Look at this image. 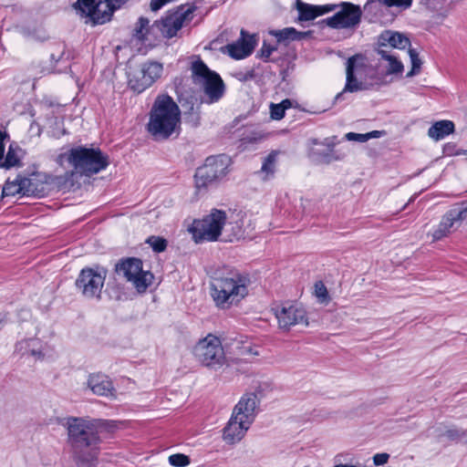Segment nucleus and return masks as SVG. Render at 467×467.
<instances>
[{"label": "nucleus", "mask_w": 467, "mask_h": 467, "mask_svg": "<svg viewBox=\"0 0 467 467\" xmlns=\"http://www.w3.org/2000/svg\"><path fill=\"white\" fill-rule=\"evenodd\" d=\"M61 424L67 430V444L73 460L83 467H92L98 462L103 431H113L117 428L114 420L90 417L69 416Z\"/></svg>", "instance_id": "nucleus-1"}, {"label": "nucleus", "mask_w": 467, "mask_h": 467, "mask_svg": "<svg viewBox=\"0 0 467 467\" xmlns=\"http://www.w3.org/2000/svg\"><path fill=\"white\" fill-rule=\"evenodd\" d=\"M196 6L192 5L185 9L184 5H179L176 9L169 10L164 16L156 20L150 26V20L147 17L140 16L134 29V37L140 41L145 42L152 36L154 39L159 37L172 38L182 27L185 21H191L192 13Z\"/></svg>", "instance_id": "nucleus-2"}, {"label": "nucleus", "mask_w": 467, "mask_h": 467, "mask_svg": "<svg viewBox=\"0 0 467 467\" xmlns=\"http://www.w3.org/2000/svg\"><path fill=\"white\" fill-rule=\"evenodd\" d=\"M250 275L233 268L213 279L211 296L215 306L222 309L237 305L248 295Z\"/></svg>", "instance_id": "nucleus-3"}, {"label": "nucleus", "mask_w": 467, "mask_h": 467, "mask_svg": "<svg viewBox=\"0 0 467 467\" xmlns=\"http://www.w3.org/2000/svg\"><path fill=\"white\" fill-rule=\"evenodd\" d=\"M149 115L147 130L155 140H168L174 132L179 134L181 110L171 96H158Z\"/></svg>", "instance_id": "nucleus-4"}, {"label": "nucleus", "mask_w": 467, "mask_h": 467, "mask_svg": "<svg viewBox=\"0 0 467 467\" xmlns=\"http://www.w3.org/2000/svg\"><path fill=\"white\" fill-rule=\"evenodd\" d=\"M358 59L362 60V56L355 55L348 59L346 85L343 91L335 97V103L344 99L345 92L372 89L385 84L384 76L364 63H357Z\"/></svg>", "instance_id": "nucleus-5"}, {"label": "nucleus", "mask_w": 467, "mask_h": 467, "mask_svg": "<svg viewBox=\"0 0 467 467\" xmlns=\"http://www.w3.org/2000/svg\"><path fill=\"white\" fill-rule=\"evenodd\" d=\"M58 161H67L74 170L86 176L104 171L109 165V157L99 148L73 147L58 155Z\"/></svg>", "instance_id": "nucleus-6"}, {"label": "nucleus", "mask_w": 467, "mask_h": 467, "mask_svg": "<svg viewBox=\"0 0 467 467\" xmlns=\"http://www.w3.org/2000/svg\"><path fill=\"white\" fill-rule=\"evenodd\" d=\"M129 0H77L73 9L81 16L88 17L92 25H103L111 20L113 13Z\"/></svg>", "instance_id": "nucleus-7"}, {"label": "nucleus", "mask_w": 467, "mask_h": 467, "mask_svg": "<svg viewBox=\"0 0 467 467\" xmlns=\"http://www.w3.org/2000/svg\"><path fill=\"white\" fill-rule=\"evenodd\" d=\"M191 69L193 83L202 87L209 103L217 102L223 98L225 86L218 73L211 70L201 58L192 63Z\"/></svg>", "instance_id": "nucleus-8"}, {"label": "nucleus", "mask_w": 467, "mask_h": 467, "mask_svg": "<svg viewBox=\"0 0 467 467\" xmlns=\"http://www.w3.org/2000/svg\"><path fill=\"white\" fill-rule=\"evenodd\" d=\"M230 164L226 155L210 156L202 166L197 168L194 174L195 187L198 192H205L209 187L223 179Z\"/></svg>", "instance_id": "nucleus-9"}, {"label": "nucleus", "mask_w": 467, "mask_h": 467, "mask_svg": "<svg viewBox=\"0 0 467 467\" xmlns=\"http://www.w3.org/2000/svg\"><path fill=\"white\" fill-rule=\"evenodd\" d=\"M108 270L98 265L80 270L76 281V289L87 299H101L102 288Z\"/></svg>", "instance_id": "nucleus-10"}, {"label": "nucleus", "mask_w": 467, "mask_h": 467, "mask_svg": "<svg viewBox=\"0 0 467 467\" xmlns=\"http://www.w3.org/2000/svg\"><path fill=\"white\" fill-rule=\"evenodd\" d=\"M226 219L227 216L224 211L213 209L202 220H194L189 230L197 243L202 241L215 242L221 235Z\"/></svg>", "instance_id": "nucleus-11"}, {"label": "nucleus", "mask_w": 467, "mask_h": 467, "mask_svg": "<svg viewBox=\"0 0 467 467\" xmlns=\"http://www.w3.org/2000/svg\"><path fill=\"white\" fill-rule=\"evenodd\" d=\"M192 353L195 358L205 367H222L225 362L222 342L219 337L212 334L200 339L194 346Z\"/></svg>", "instance_id": "nucleus-12"}, {"label": "nucleus", "mask_w": 467, "mask_h": 467, "mask_svg": "<svg viewBox=\"0 0 467 467\" xmlns=\"http://www.w3.org/2000/svg\"><path fill=\"white\" fill-rule=\"evenodd\" d=\"M337 5L339 10L332 16L321 20L320 23L333 29L357 28L361 22V7L350 2H340Z\"/></svg>", "instance_id": "nucleus-13"}, {"label": "nucleus", "mask_w": 467, "mask_h": 467, "mask_svg": "<svg viewBox=\"0 0 467 467\" xmlns=\"http://www.w3.org/2000/svg\"><path fill=\"white\" fill-rule=\"evenodd\" d=\"M163 71L161 63L156 61H148L141 65L140 69L134 73L129 79V87L137 93H141L150 88Z\"/></svg>", "instance_id": "nucleus-14"}, {"label": "nucleus", "mask_w": 467, "mask_h": 467, "mask_svg": "<svg viewBox=\"0 0 467 467\" xmlns=\"http://www.w3.org/2000/svg\"><path fill=\"white\" fill-rule=\"evenodd\" d=\"M274 310L278 326L283 330H289L291 327L298 324L308 325L306 311L302 306L286 303Z\"/></svg>", "instance_id": "nucleus-15"}, {"label": "nucleus", "mask_w": 467, "mask_h": 467, "mask_svg": "<svg viewBox=\"0 0 467 467\" xmlns=\"http://www.w3.org/2000/svg\"><path fill=\"white\" fill-rule=\"evenodd\" d=\"M245 420L235 413H232L230 420L223 430V439L228 444L239 442L250 428Z\"/></svg>", "instance_id": "nucleus-16"}, {"label": "nucleus", "mask_w": 467, "mask_h": 467, "mask_svg": "<svg viewBox=\"0 0 467 467\" xmlns=\"http://www.w3.org/2000/svg\"><path fill=\"white\" fill-rule=\"evenodd\" d=\"M256 45L254 36L249 35L244 29L241 30L240 38L232 44H228L225 47L228 55L234 59H243L250 56Z\"/></svg>", "instance_id": "nucleus-17"}, {"label": "nucleus", "mask_w": 467, "mask_h": 467, "mask_svg": "<svg viewBox=\"0 0 467 467\" xmlns=\"http://www.w3.org/2000/svg\"><path fill=\"white\" fill-rule=\"evenodd\" d=\"M88 388L93 394L107 398L116 397V389L109 376L102 373H92L87 381Z\"/></svg>", "instance_id": "nucleus-18"}, {"label": "nucleus", "mask_w": 467, "mask_h": 467, "mask_svg": "<svg viewBox=\"0 0 467 467\" xmlns=\"http://www.w3.org/2000/svg\"><path fill=\"white\" fill-rule=\"evenodd\" d=\"M258 404L259 400L255 393H246L235 405L233 412L239 415L241 418L245 420L247 423L252 425L256 415V408Z\"/></svg>", "instance_id": "nucleus-19"}, {"label": "nucleus", "mask_w": 467, "mask_h": 467, "mask_svg": "<svg viewBox=\"0 0 467 467\" xmlns=\"http://www.w3.org/2000/svg\"><path fill=\"white\" fill-rule=\"evenodd\" d=\"M409 46H410V38L396 31L384 30L378 38V48L405 49Z\"/></svg>", "instance_id": "nucleus-20"}, {"label": "nucleus", "mask_w": 467, "mask_h": 467, "mask_svg": "<svg viewBox=\"0 0 467 467\" xmlns=\"http://www.w3.org/2000/svg\"><path fill=\"white\" fill-rule=\"evenodd\" d=\"M142 261L136 257H127L119 260L115 265V272L123 275L130 282L142 269Z\"/></svg>", "instance_id": "nucleus-21"}, {"label": "nucleus", "mask_w": 467, "mask_h": 467, "mask_svg": "<svg viewBox=\"0 0 467 467\" xmlns=\"http://www.w3.org/2000/svg\"><path fill=\"white\" fill-rule=\"evenodd\" d=\"M454 130V123L451 120L444 119L433 123L428 130V135L434 140H441L452 134Z\"/></svg>", "instance_id": "nucleus-22"}, {"label": "nucleus", "mask_w": 467, "mask_h": 467, "mask_svg": "<svg viewBox=\"0 0 467 467\" xmlns=\"http://www.w3.org/2000/svg\"><path fill=\"white\" fill-rule=\"evenodd\" d=\"M20 152H22V149L16 142L12 141L9 144L5 160L0 161V169L9 170L13 167L22 166Z\"/></svg>", "instance_id": "nucleus-23"}, {"label": "nucleus", "mask_w": 467, "mask_h": 467, "mask_svg": "<svg viewBox=\"0 0 467 467\" xmlns=\"http://www.w3.org/2000/svg\"><path fill=\"white\" fill-rule=\"evenodd\" d=\"M278 42L299 41L310 37L312 31L301 32L294 27H286L282 30L273 32Z\"/></svg>", "instance_id": "nucleus-24"}, {"label": "nucleus", "mask_w": 467, "mask_h": 467, "mask_svg": "<svg viewBox=\"0 0 467 467\" xmlns=\"http://www.w3.org/2000/svg\"><path fill=\"white\" fill-rule=\"evenodd\" d=\"M323 144L327 146L328 149L327 150H314L312 152V157L317 163L329 164L334 161H340L344 158V156L337 154L333 149L334 143L328 142V139H326V142Z\"/></svg>", "instance_id": "nucleus-25"}, {"label": "nucleus", "mask_w": 467, "mask_h": 467, "mask_svg": "<svg viewBox=\"0 0 467 467\" xmlns=\"http://www.w3.org/2000/svg\"><path fill=\"white\" fill-rule=\"evenodd\" d=\"M22 195L40 198L45 195V188L34 179L22 176Z\"/></svg>", "instance_id": "nucleus-26"}, {"label": "nucleus", "mask_w": 467, "mask_h": 467, "mask_svg": "<svg viewBox=\"0 0 467 467\" xmlns=\"http://www.w3.org/2000/svg\"><path fill=\"white\" fill-rule=\"evenodd\" d=\"M153 279L154 275L150 271L141 270L130 282L138 293L143 294L151 285Z\"/></svg>", "instance_id": "nucleus-27"}, {"label": "nucleus", "mask_w": 467, "mask_h": 467, "mask_svg": "<svg viewBox=\"0 0 467 467\" xmlns=\"http://www.w3.org/2000/svg\"><path fill=\"white\" fill-rule=\"evenodd\" d=\"M377 53L381 58L389 61L388 74H398L403 71V64L395 56L390 54L389 49L377 48Z\"/></svg>", "instance_id": "nucleus-28"}, {"label": "nucleus", "mask_w": 467, "mask_h": 467, "mask_svg": "<svg viewBox=\"0 0 467 467\" xmlns=\"http://www.w3.org/2000/svg\"><path fill=\"white\" fill-rule=\"evenodd\" d=\"M296 6L298 12L297 20L299 22L311 21L317 17L316 5L304 3L301 0H296Z\"/></svg>", "instance_id": "nucleus-29"}, {"label": "nucleus", "mask_w": 467, "mask_h": 467, "mask_svg": "<svg viewBox=\"0 0 467 467\" xmlns=\"http://www.w3.org/2000/svg\"><path fill=\"white\" fill-rule=\"evenodd\" d=\"M279 151L272 150L265 159L262 163L261 172L264 174V180L273 178L275 172V166Z\"/></svg>", "instance_id": "nucleus-30"}, {"label": "nucleus", "mask_w": 467, "mask_h": 467, "mask_svg": "<svg viewBox=\"0 0 467 467\" xmlns=\"http://www.w3.org/2000/svg\"><path fill=\"white\" fill-rule=\"evenodd\" d=\"M19 31L27 39L45 41L48 38L46 30L41 26H22Z\"/></svg>", "instance_id": "nucleus-31"}, {"label": "nucleus", "mask_w": 467, "mask_h": 467, "mask_svg": "<svg viewBox=\"0 0 467 467\" xmlns=\"http://www.w3.org/2000/svg\"><path fill=\"white\" fill-rule=\"evenodd\" d=\"M454 223L452 218H450L447 213L442 216V219L437 228L431 234L433 241H439L447 236L451 233V229Z\"/></svg>", "instance_id": "nucleus-32"}, {"label": "nucleus", "mask_w": 467, "mask_h": 467, "mask_svg": "<svg viewBox=\"0 0 467 467\" xmlns=\"http://www.w3.org/2000/svg\"><path fill=\"white\" fill-rule=\"evenodd\" d=\"M22 194V175L18 174L14 181L9 179L5 182L2 190V198Z\"/></svg>", "instance_id": "nucleus-33"}, {"label": "nucleus", "mask_w": 467, "mask_h": 467, "mask_svg": "<svg viewBox=\"0 0 467 467\" xmlns=\"http://www.w3.org/2000/svg\"><path fill=\"white\" fill-rule=\"evenodd\" d=\"M380 3L388 7L398 6L407 9L411 6L412 0H368L364 5V9L368 10L371 5Z\"/></svg>", "instance_id": "nucleus-34"}, {"label": "nucleus", "mask_w": 467, "mask_h": 467, "mask_svg": "<svg viewBox=\"0 0 467 467\" xmlns=\"http://www.w3.org/2000/svg\"><path fill=\"white\" fill-rule=\"evenodd\" d=\"M408 52L411 62V69L407 73L406 77L411 78L420 73L422 62L416 49L409 48Z\"/></svg>", "instance_id": "nucleus-35"}, {"label": "nucleus", "mask_w": 467, "mask_h": 467, "mask_svg": "<svg viewBox=\"0 0 467 467\" xmlns=\"http://www.w3.org/2000/svg\"><path fill=\"white\" fill-rule=\"evenodd\" d=\"M146 244H150L155 253H162L166 250L168 242L161 236L151 235L146 240Z\"/></svg>", "instance_id": "nucleus-36"}, {"label": "nucleus", "mask_w": 467, "mask_h": 467, "mask_svg": "<svg viewBox=\"0 0 467 467\" xmlns=\"http://www.w3.org/2000/svg\"><path fill=\"white\" fill-rule=\"evenodd\" d=\"M66 51V45L63 42H56L53 49L50 51V60L52 63L57 64L60 61Z\"/></svg>", "instance_id": "nucleus-37"}, {"label": "nucleus", "mask_w": 467, "mask_h": 467, "mask_svg": "<svg viewBox=\"0 0 467 467\" xmlns=\"http://www.w3.org/2000/svg\"><path fill=\"white\" fill-rule=\"evenodd\" d=\"M315 296L319 303H327L330 300L328 291L322 281H317L315 284Z\"/></svg>", "instance_id": "nucleus-38"}, {"label": "nucleus", "mask_w": 467, "mask_h": 467, "mask_svg": "<svg viewBox=\"0 0 467 467\" xmlns=\"http://www.w3.org/2000/svg\"><path fill=\"white\" fill-rule=\"evenodd\" d=\"M190 462V457L182 453H175L169 457V463L174 467H185Z\"/></svg>", "instance_id": "nucleus-39"}, {"label": "nucleus", "mask_w": 467, "mask_h": 467, "mask_svg": "<svg viewBox=\"0 0 467 467\" xmlns=\"http://www.w3.org/2000/svg\"><path fill=\"white\" fill-rule=\"evenodd\" d=\"M277 47L267 43L265 40L263 42L261 49L258 51L256 57L263 59L264 61H269V57Z\"/></svg>", "instance_id": "nucleus-40"}, {"label": "nucleus", "mask_w": 467, "mask_h": 467, "mask_svg": "<svg viewBox=\"0 0 467 467\" xmlns=\"http://www.w3.org/2000/svg\"><path fill=\"white\" fill-rule=\"evenodd\" d=\"M441 436H446L449 440L452 441H458L462 438L467 436V431L452 428L447 430L443 434H441Z\"/></svg>", "instance_id": "nucleus-41"}, {"label": "nucleus", "mask_w": 467, "mask_h": 467, "mask_svg": "<svg viewBox=\"0 0 467 467\" xmlns=\"http://www.w3.org/2000/svg\"><path fill=\"white\" fill-rule=\"evenodd\" d=\"M285 109L280 104L271 103L270 105V115L273 119L280 120L285 117Z\"/></svg>", "instance_id": "nucleus-42"}, {"label": "nucleus", "mask_w": 467, "mask_h": 467, "mask_svg": "<svg viewBox=\"0 0 467 467\" xmlns=\"http://www.w3.org/2000/svg\"><path fill=\"white\" fill-rule=\"evenodd\" d=\"M462 150H458L457 145L454 142H448L444 144L442 149V151L446 156L463 155Z\"/></svg>", "instance_id": "nucleus-43"}, {"label": "nucleus", "mask_w": 467, "mask_h": 467, "mask_svg": "<svg viewBox=\"0 0 467 467\" xmlns=\"http://www.w3.org/2000/svg\"><path fill=\"white\" fill-rule=\"evenodd\" d=\"M26 344L28 347H32V348L28 349V353L31 356L36 357L38 359H41L44 358V354L42 353L41 349L36 348V347L39 345V342L36 339L31 338L26 342Z\"/></svg>", "instance_id": "nucleus-44"}, {"label": "nucleus", "mask_w": 467, "mask_h": 467, "mask_svg": "<svg viewBox=\"0 0 467 467\" xmlns=\"http://www.w3.org/2000/svg\"><path fill=\"white\" fill-rule=\"evenodd\" d=\"M450 218H452V222L455 224L458 222L463 221L467 217V210H450L447 212Z\"/></svg>", "instance_id": "nucleus-45"}, {"label": "nucleus", "mask_w": 467, "mask_h": 467, "mask_svg": "<svg viewBox=\"0 0 467 467\" xmlns=\"http://www.w3.org/2000/svg\"><path fill=\"white\" fill-rule=\"evenodd\" d=\"M316 8L317 16H320L329 12L337 10L338 8V5H337V4H327L323 5H316Z\"/></svg>", "instance_id": "nucleus-46"}, {"label": "nucleus", "mask_w": 467, "mask_h": 467, "mask_svg": "<svg viewBox=\"0 0 467 467\" xmlns=\"http://www.w3.org/2000/svg\"><path fill=\"white\" fill-rule=\"evenodd\" d=\"M346 139L350 141H358V142H366L367 135L366 133H356V132H348L345 135Z\"/></svg>", "instance_id": "nucleus-47"}, {"label": "nucleus", "mask_w": 467, "mask_h": 467, "mask_svg": "<svg viewBox=\"0 0 467 467\" xmlns=\"http://www.w3.org/2000/svg\"><path fill=\"white\" fill-rule=\"evenodd\" d=\"M389 459V454L383 452V453H377L373 457L374 464L377 466L384 465L388 462Z\"/></svg>", "instance_id": "nucleus-48"}, {"label": "nucleus", "mask_w": 467, "mask_h": 467, "mask_svg": "<svg viewBox=\"0 0 467 467\" xmlns=\"http://www.w3.org/2000/svg\"><path fill=\"white\" fill-rule=\"evenodd\" d=\"M9 134L6 131H1L0 130V161L5 157V140L6 139H9Z\"/></svg>", "instance_id": "nucleus-49"}, {"label": "nucleus", "mask_w": 467, "mask_h": 467, "mask_svg": "<svg viewBox=\"0 0 467 467\" xmlns=\"http://www.w3.org/2000/svg\"><path fill=\"white\" fill-rule=\"evenodd\" d=\"M193 109H194V107H193V104H192L189 108V114H190V118L192 119V121L193 123V126H197L199 124V115L198 113H195L193 112Z\"/></svg>", "instance_id": "nucleus-50"}, {"label": "nucleus", "mask_w": 467, "mask_h": 467, "mask_svg": "<svg viewBox=\"0 0 467 467\" xmlns=\"http://www.w3.org/2000/svg\"><path fill=\"white\" fill-rule=\"evenodd\" d=\"M384 133V131L380 130H372L370 132L366 133L367 135V141L370 139H376L381 137V135Z\"/></svg>", "instance_id": "nucleus-51"}, {"label": "nucleus", "mask_w": 467, "mask_h": 467, "mask_svg": "<svg viewBox=\"0 0 467 467\" xmlns=\"http://www.w3.org/2000/svg\"><path fill=\"white\" fill-rule=\"evenodd\" d=\"M294 66H295L294 64L289 63L287 65L286 68L281 70L280 74L282 75L283 79H285V77L287 76L288 70L289 69H293Z\"/></svg>", "instance_id": "nucleus-52"}, {"label": "nucleus", "mask_w": 467, "mask_h": 467, "mask_svg": "<svg viewBox=\"0 0 467 467\" xmlns=\"http://www.w3.org/2000/svg\"><path fill=\"white\" fill-rule=\"evenodd\" d=\"M279 104L285 110L292 106V101L288 99H285L282 100Z\"/></svg>", "instance_id": "nucleus-53"}, {"label": "nucleus", "mask_w": 467, "mask_h": 467, "mask_svg": "<svg viewBox=\"0 0 467 467\" xmlns=\"http://www.w3.org/2000/svg\"><path fill=\"white\" fill-rule=\"evenodd\" d=\"M254 77H255L254 70L251 69V70L246 72L245 77H244V80L253 79Z\"/></svg>", "instance_id": "nucleus-54"}, {"label": "nucleus", "mask_w": 467, "mask_h": 467, "mask_svg": "<svg viewBox=\"0 0 467 467\" xmlns=\"http://www.w3.org/2000/svg\"><path fill=\"white\" fill-rule=\"evenodd\" d=\"M434 0H420V4L426 5L428 8H432Z\"/></svg>", "instance_id": "nucleus-55"}, {"label": "nucleus", "mask_w": 467, "mask_h": 467, "mask_svg": "<svg viewBox=\"0 0 467 467\" xmlns=\"http://www.w3.org/2000/svg\"><path fill=\"white\" fill-rule=\"evenodd\" d=\"M376 5H377V3H376V4L371 5V6H370L368 10H365V9H364V11H365V12H371V11L373 10V8H374V7H376Z\"/></svg>", "instance_id": "nucleus-56"}, {"label": "nucleus", "mask_w": 467, "mask_h": 467, "mask_svg": "<svg viewBox=\"0 0 467 467\" xmlns=\"http://www.w3.org/2000/svg\"><path fill=\"white\" fill-rule=\"evenodd\" d=\"M462 154L463 155H467V150H462Z\"/></svg>", "instance_id": "nucleus-57"}, {"label": "nucleus", "mask_w": 467, "mask_h": 467, "mask_svg": "<svg viewBox=\"0 0 467 467\" xmlns=\"http://www.w3.org/2000/svg\"><path fill=\"white\" fill-rule=\"evenodd\" d=\"M465 443L467 444V440L465 441Z\"/></svg>", "instance_id": "nucleus-58"}]
</instances>
